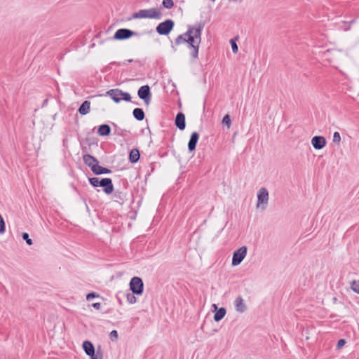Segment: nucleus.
<instances>
[{
	"label": "nucleus",
	"mask_w": 359,
	"mask_h": 359,
	"mask_svg": "<svg viewBox=\"0 0 359 359\" xmlns=\"http://www.w3.org/2000/svg\"><path fill=\"white\" fill-rule=\"evenodd\" d=\"M110 337L111 338L114 337L115 339H117L118 338V332L116 330H112L111 332H110Z\"/></svg>",
	"instance_id": "e433bc0d"
},
{
	"label": "nucleus",
	"mask_w": 359,
	"mask_h": 359,
	"mask_svg": "<svg viewBox=\"0 0 359 359\" xmlns=\"http://www.w3.org/2000/svg\"><path fill=\"white\" fill-rule=\"evenodd\" d=\"M226 313V310L224 307H220L218 309L214 315V320L216 322L220 321L223 319Z\"/></svg>",
	"instance_id": "5701e85b"
},
{
	"label": "nucleus",
	"mask_w": 359,
	"mask_h": 359,
	"mask_svg": "<svg viewBox=\"0 0 359 359\" xmlns=\"http://www.w3.org/2000/svg\"><path fill=\"white\" fill-rule=\"evenodd\" d=\"M133 115L134 118L139 121L144 120L145 117L144 112L142 108L134 109L133 111Z\"/></svg>",
	"instance_id": "b1692460"
},
{
	"label": "nucleus",
	"mask_w": 359,
	"mask_h": 359,
	"mask_svg": "<svg viewBox=\"0 0 359 359\" xmlns=\"http://www.w3.org/2000/svg\"><path fill=\"white\" fill-rule=\"evenodd\" d=\"M175 27V22L171 19H167L160 22L156 27V32L159 35H168Z\"/></svg>",
	"instance_id": "20e7f679"
},
{
	"label": "nucleus",
	"mask_w": 359,
	"mask_h": 359,
	"mask_svg": "<svg viewBox=\"0 0 359 359\" xmlns=\"http://www.w3.org/2000/svg\"><path fill=\"white\" fill-rule=\"evenodd\" d=\"M204 26L205 22L203 21L196 23L194 26L188 25L187 32L177 36L174 43H172L171 48L172 50L176 52L177 46L182 43H201Z\"/></svg>",
	"instance_id": "f257e3e1"
},
{
	"label": "nucleus",
	"mask_w": 359,
	"mask_h": 359,
	"mask_svg": "<svg viewBox=\"0 0 359 359\" xmlns=\"http://www.w3.org/2000/svg\"><path fill=\"white\" fill-rule=\"evenodd\" d=\"M215 1H216V0H211V1H212V2Z\"/></svg>",
	"instance_id": "37998d69"
},
{
	"label": "nucleus",
	"mask_w": 359,
	"mask_h": 359,
	"mask_svg": "<svg viewBox=\"0 0 359 359\" xmlns=\"http://www.w3.org/2000/svg\"><path fill=\"white\" fill-rule=\"evenodd\" d=\"M136 295L135 294H133V292L131 293H127L126 294V299H127V302L129 303V304H135L136 302H137V298L135 297Z\"/></svg>",
	"instance_id": "bb28decb"
},
{
	"label": "nucleus",
	"mask_w": 359,
	"mask_h": 359,
	"mask_svg": "<svg viewBox=\"0 0 359 359\" xmlns=\"http://www.w3.org/2000/svg\"><path fill=\"white\" fill-rule=\"evenodd\" d=\"M201 43H189L187 48L190 50L191 60L195 62L198 58L199 46Z\"/></svg>",
	"instance_id": "f8f14e48"
},
{
	"label": "nucleus",
	"mask_w": 359,
	"mask_h": 359,
	"mask_svg": "<svg viewBox=\"0 0 359 359\" xmlns=\"http://www.w3.org/2000/svg\"><path fill=\"white\" fill-rule=\"evenodd\" d=\"M140 33L127 28H121L116 31L113 39L118 41L127 40L133 36H140Z\"/></svg>",
	"instance_id": "7ed1b4c3"
},
{
	"label": "nucleus",
	"mask_w": 359,
	"mask_h": 359,
	"mask_svg": "<svg viewBox=\"0 0 359 359\" xmlns=\"http://www.w3.org/2000/svg\"><path fill=\"white\" fill-rule=\"evenodd\" d=\"M92 306L94 309H95L97 310H99L100 309V307H101V304L99 303V302H95V303L92 304Z\"/></svg>",
	"instance_id": "4c0bfd02"
},
{
	"label": "nucleus",
	"mask_w": 359,
	"mask_h": 359,
	"mask_svg": "<svg viewBox=\"0 0 359 359\" xmlns=\"http://www.w3.org/2000/svg\"><path fill=\"white\" fill-rule=\"evenodd\" d=\"M199 140V134L197 132H193L191 134L189 141L188 142V150L193 152L196 150V147Z\"/></svg>",
	"instance_id": "4468645a"
},
{
	"label": "nucleus",
	"mask_w": 359,
	"mask_h": 359,
	"mask_svg": "<svg viewBox=\"0 0 359 359\" xmlns=\"http://www.w3.org/2000/svg\"><path fill=\"white\" fill-rule=\"evenodd\" d=\"M99 297V294L97 293H96L95 292H92L88 293L86 295V299L88 301H90V299L95 298V297Z\"/></svg>",
	"instance_id": "c9c22d12"
},
{
	"label": "nucleus",
	"mask_w": 359,
	"mask_h": 359,
	"mask_svg": "<svg viewBox=\"0 0 359 359\" xmlns=\"http://www.w3.org/2000/svg\"><path fill=\"white\" fill-rule=\"evenodd\" d=\"M22 238L24 241H26L27 244L28 245H32V240L31 238H29V234L28 233H26V232H24L22 233Z\"/></svg>",
	"instance_id": "7c9ffc66"
},
{
	"label": "nucleus",
	"mask_w": 359,
	"mask_h": 359,
	"mask_svg": "<svg viewBox=\"0 0 359 359\" xmlns=\"http://www.w3.org/2000/svg\"><path fill=\"white\" fill-rule=\"evenodd\" d=\"M93 168V172L96 175H103V174H110L111 173V170L104 168L102 166H100L99 163L97 165L92 166Z\"/></svg>",
	"instance_id": "aec40b11"
},
{
	"label": "nucleus",
	"mask_w": 359,
	"mask_h": 359,
	"mask_svg": "<svg viewBox=\"0 0 359 359\" xmlns=\"http://www.w3.org/2000/svg\"><path fill=\"white\" fill-rule=\"evenodd\" d=\"M133 61V59H128V60H126V62H132Z\"/></svg>",
	"instance_id": "58836bf2"
},
{
	"label": "nucleus",
	"mask_w": 359,
	"mask_h": 359,
	"mask_svg": "<svg viewBox=\"0 0 359 359\" xmlns=\"http://www.w3.org/2000/svg\"><path fill=\"white\" fill-rule=\"evenodd\" d=\"M222 123L224 126H226L228 128L230 127V126L231 124V117L229 114H226L223 117Z\"/></svg>",
	"instance_id": "c85d7f7f"
},
{
	"label": "nucleus",
	"mask_w": 359,
	"mask_h": 359,
	"mask_svg": "<svg viewBox=\"0 0 359 359\" xmlns=\"http://www.w3.org/2000/svg\"><path fill=\"white\" fill-rule=\"evenodd\" d=\"M236 40H237V38L231 39L230 40L232 51L233 53H236L238 50V48L237 43L236 42Z\"/></svg>",
	"instance_id": "c756f323"
},
{
	"label": "nucleus",
	"mask_w": 359,
	"mask_h": 359,
	"mask_svg": "<svg viewBox=\"0 0 359 359\" xmlns=\"http://www.w3.org/2000/svg\"><path fill=\"white\" fill-rule=\"evenodd\" d=\"M137 95L140 99L142 100L145 105L148 106L151 100V92L149 86L144 85L141 86L137 91Z\"/></svg>",
	"instance_id": "423d86ee"
},
{
	"label": "nucleus",
	"mask_w": 359,
	"mask_h": 359,
	"mask_svg": "<svg viewBox=\"0 0 359 359\" xmlns=\"http://www.w3.org/2000/svg\"><path fill=\"white\" fill-rule=\"evenodd\" d=\"M234 306L237 312L243 313L247 310V306L241 296H238L234 301Z\"/></svg>",
	"instance_id": "dca6fc26"
},
{
	"label": "nucleus",
	"mask_w": 359,
	"mask_h": 359,
	"mask_svg": "<svg viewBox=\"0 0 359 359\" xmlns=\"http://www.w3.org/2000/svg\"><path fill=\"white\" fill-rule=\"evenodd\" d=\"M351 289L359 294V280H353L351 283Z\"/></svg>",
	"instance_id": "cd10ccee"
},
{
	"label": "nucleus",
	"mask_w": 359,
	"mask_h": 359,
	"mask_svg": "<svg viewBox=\"0 0 359 359\" xmlns=\"http://www.w3.org/2000/svg\"><path fill=\"white\" fill-rule=\"evenodd\" d=\"M269 201V191L265 187H262L257 192V203L258 208L260 205H266Z\"/></svg>",
	"instance_id": "9d476101"
},
{
	"label": "nucleus",
	"mask_w": 359,
	"mask_h": 359,
	"mask_svg": "<svg viewBox=\"0 0 359 359\" xmlns=\"http://www.w3.org/2000/svg\"><path fill=\"white\" fill-rule=\"evenodd\" d=\"M90 359H102L103 358V353L101 350V347L99 346L97 352L92 355H89Z\"/></svg>",
	"instance_id": "a878e982"
},
{
	"label": "nucleus",
	"mask_w": 359,
	"mask_h": 359,
	"mask_svg": "<svg viewBox=\"0 0 359 359\" xmlns=\"http://www.w3.org/2000/svg\"><path fill=\"white\" fill-rule=\"evenodd\" d=\"M111 127L108 124H102L98 127L97 134L100 136H108L111 133Z\"/></svg>",
	"instance_id": "4be33fe9"
},
{
	"label": "nucleus",
	"mask_w": 359,
	"mask_h": 359,
	"mask_svg": "<svg viewBox=\"0 0 359 359\" xmlns=\"http://www.w3.org/2000/svg\"><path fill=\"white\" fill-rule=\"evenodd\" d=\"M130 290L136 295H141L144 292V283L141 278L137 276H134L130 279Z\"/></svg>",
	"instance_id": "39448f33"
},
{
	"label": "nucleus",
	"mask_w": 359,
	"mask_h": 359,
	"mask_svg": "<svg viewBox=\"0 0 359 359\" xmlns=\"http://www.w3.org/2000/svg\"><path fill=\"white\" fill-rule=\"evenodd\" d=\"M248 248L246 246H242L236 250L233 254L231 261V264L233 266L239 265L244 259L247 255Z\"/></svg>",
	"instance_id": "0eeeda50"
},
{
	"label": "nucleus",
	"mask_w": 359,
	"mask_h": 359,
	"mask_svg": "<svg viewBox=\"0 0 359 359\" xmlns=\"http://www.w3.org/2000/svg\"><path fill=\"white\" fill-rule=\"evenodd\" d=\"M139 18H142L141 10H140L138 12H135V13H133L132 16L128 19V20H130L132 19H139Z\"/></svg>",
	"instance_id": "72a5a7b5"
},
{
	"label": "nucleus",
	"mask_w": 359,
	"mask_h": 359,
	"mask_svg": "<svg viewBox=\"0 0 359 359\" xmlns=\"http://www.w3.org/2000/svg\"><path fill=\"white\" fill-rule=\"evenodd\" d=\"M113 194V201L121 205H123L125 202L127 201V192L124 190L116 189L114 190Z\"/></svg>",
	"instance_id": "1a4fd4ad"
},
{
	"label": "nucleus",
	"mask_w": 359,
	"mask_h": 359,
	"mask_svg": "<svg viewBox=\"0 0 359 359\" xmlns=\"http://www.w3.org/2000/svg\"><path fill=\"white\" fill-rule=\"evenodd\" d=\"M346 340L344 339H340L337 341V346H336L337 349L341 348L346 344Z\"/></svg>",
	"instance_id": "f704fd0d"
},
{
	"label": "nucleus",
	"mask_w": 359,
	"mask_h": 359,
	"mask_svg": "<svg viewBox=\"0 0 359 359\" xmlns=\"http://www.w3.org/2000/svg\"><path fill=\"white\" fill-rule=\"evenodd\" d=\"M123 95V91L121 89L115 88L109 90L104 95V96H109L116 103L121 102V98Z\"/></svg>",
	"instance_id": "9b49d317"
},
{
	"label": "nucleus",
	"mask_w": 359,
	"mask_h": 359,
	"mask_svg": "<svg viewBox=\"0 0 359 359\" xmlns=\"http://www.w3.org/2000/svg\"><path fill=\"white\" fill-rule=\"evenodd\" d=\"M142 18H150L160 20L162 18V15L160 11L156 8H152L150 9H142Z\"/></svg>",
	"instance_id": "6e6552de"
},
{
	"label": "nucleus",
	"mask_w": 359,
	"mask_h": 359,
	"mask_svg": "<svg viewBox=\"0 0 359 359\" xmlns=\"http://www.w3.org/2000/svg\"><path fill=\"white\" fill-rule=\"evenodd\" d=\"M121 100H123V101H126V102H130L131 101V95L128 92H123V95L121 96Z\"/></svg>",
	"instance_id": "2f4dec72"
},
{
	"label": "nucleus",
	"mask_w": 359,
	"mask_h": 359,
	"mask_svg": "<svg viewBox=\"0 0 359 359\" xmlns=\"http://www.w3.org/2000/svg\"><path fill=\"white\" fill-rule=\"evenodd\" d=\"M90 102L88 100H85L80 105L78 109V111L81 115H86L90 112Z\"/></svg>",
	"instance_id": "412c9836"
},
{
	"label": "nucleus",
	"mask_w": 359,
	"mask_h": 359,
	"mask_svg": "<svg viewBox=\"0 0 359 359\" xmlns=\"http://www.w3.org/2000/svg\"><path fill=\"white\" fill-rule=\"evenodd\" d=\"M175 124L176 127L180 130H184L186 128V118L185 115L182 112L177 113L175 120Z\"/></svg>",
	"instance_id": "2eb2a0df"
},
{
	"label": "nucleus",
	"mask_w": 359,
	"mask_h": 359,
	"mask_svg": "<svg viewBox=\"0 0 359 359\" xmlns=\"http://www.w3.org/2000/svg\"><path fill=\"white\" fill-rule=\"evenodd\" d=\"M326 139L323 136H314L311 139V144L315 149L320 150L324 148L326 145Z\"/></svg>",
	"instance_id": "ddd939ff"
},
{
	"label": "nucleus",
	"mask_w": 359,
	"mask_h": 359,
	"mask_svg": "<svg viewBox=\"0 0 359 359\" xmlns=\"http://www.w3.org/2000/svg\"><path fill=\"white\" fill-rule=\"evenodd\" d=\"M140 158V153L138 149L134 148L129 152L128 160L131 163H137Z\"/></svg>",
	"instance_id": "6ab92c4d"
},
{
	"label": "nucleus",
	"mask_w": 359,
	"mask_h": 359,
	"mask_svg": "<svg viewBox=\"0 0 359 359\" xmlns=\"http://www.w3.org/2000/svg\"><path fill=\"white\" fill-rule=\"evenodd\" d=\"M90 184L93 187H102L103 191L109 195L114 192V187L111 178L89 177Z\"/></svg>",
	"instance_id": "f03ea898"
},
{
	"label": "nucleus",
	"mask_w": 359,
	"mask_h": 359,
	"mask_svg": "<svg viewBox=\"0 0 359 359\" xmlns=\"http://www.w3.org/2000/svg\"><path fill=\"white\" fill-rule=\"evenodd\" d=\"M83 160L84 163L90 167L92 171L93 168L92 166L97 165L99 163L98 160L95 157L88 154L83 156Z\"/></svg>",
	"instance_id": "f3484780"
},
{
	"label": "nucleus",
	"mask_w": 359,
	"mask_h": 359,
	"mask_svg": "<svg viewBox=\"0 0 359 359\" xmlns=\"http://www.w3.org/2000/svg\"><path fill=\"white\" fill-rule=\"evenodd\" d=\"M114 126L115 128H117V126H116V124H114Z\"/></svg>",
	"instance_id": "79ce46f5"
},
{
	"label": "nucleus",
	"mask_w": 359,
	"mask_h": 359,
	"mask_svg": "<svg viewBox=\"0 0 359 359\" xmlns=\"http://www.w3.org/2000/svg\"><path fill=\"white\" fill-rule=\"evenodd\" d=\"M83 349L87 355L95 353V349L93 344L88 340H86L82 344Z\"/></svg>",
	"instance_id": "a211bd4d"
},
{
	"label": "nucleus",
	"mask_w": 359,
	"mask_h": 359,
	"mask_svg": "<svg viewBox=\"0 0 359 359\" xmlns=\"http://www.w3.org/2000/svg\"><path fill=\"white\" fill-rule=\"evenodd\" d=\"M333 300H334V302H335L337 301V298H336V297H334V298L333 299Z\"/></svg>",
	"instance_id": "a19ab883"
},
{
	"label": "nucleus",
	"mask_w": 359,
	"mask_h": 359,
	"mask_svg": "<svg viewBox=\"0 0 359 359\" xmlns=\"http://www.w3.org/2000/svg\"><path fill=\"white\" fill-rule=\"evenodd\" d=\"M174 6V2L172 0H163L160 10L162 8L171 9Z\"/></svg>",
	"instance_id": "393cba45"
},
{
	"label": "nucleus",
	"mask_w": 359,
	"mask_h": 359,
	"mask_svg": "<svg viewBox=\"0 0 359 359\" xmlns=\"http://www.w3.org/2000/svg\"><path fill=\"white\" fill-rule=\"evenodd\" d=\"M212 306H213L215 309H217V307L216 304H213V305H212Z\"/></svg>",
	"instance_id": "ea45409f"
},
{
	"label": "nucleus",
	"mask_w": 359,
	"mask_h": 359,
	"mask_svg": "<svg viewBox=\"0 0 359 359\" xmlns=\"http://www.w3.org/2000/svg\"><path fill=\"white\" fill-rule=\"evenodd\" d=\"M333 142L339 144L341 142V136L339 132H334L333 134Z\"/></svg>",
	"instance_id": "473e14b6"
}]
</instances>
